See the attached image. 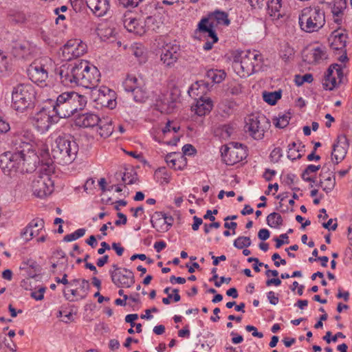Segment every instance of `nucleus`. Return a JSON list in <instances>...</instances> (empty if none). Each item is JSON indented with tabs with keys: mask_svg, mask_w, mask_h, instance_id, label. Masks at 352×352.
Returning <instances> with one entry per match:
<instances>
[{
	"mask_svg": "<svg viewBox=\"0 0 352 352\" xmlns=\"http://www.w3.org/2000/svg\"><path fill=\"white\" fill-rule=\"evenodd\" d=\"M335 144H338L341 146H344L346 148H349V140L345 135H339L337 138V141Z\"/></svg>",
	"mask_w": 352,
	"mask_h": 352,
	"instance_id": "56",
	"label": "nucleus"
},
{
	"mask_svg": "<svg viewBox=\"0 0 352 352\" xmlns=\"http://www.w3.org/2000/svg\"><path fill=\"white\" fill-rule=\"evenodd\" d=\"M45 292V288L41 287L38 289V291L32 292L31 293V296L36 300H41L44 298Z\"/></svg>",
	"mask_w": 352,
	"mask_h": 352,
	"instance_id": "54",
	"label": "nucleus"
},
{
	"mask_svg": "<svg viewBox=\"0 0 352 352\" xmlns=\"http://www.w3.org/2000/svg\"><path fill=\"white\" fill-rule=\"evenodd\" d=\"M116 178L121 177L122 182L124 185H131L136 182L137 181V175L133 173L132 171L131 172H117L116 173Z\"/></svg>",
	"mask_w": 352,
	"mask_h": 352,
	"instance_id": "35",
	"label": "nucleus"
},
{
	"mask_svg": "<svg viewBox=\"0 0 352 352\" xmlns=\"http://www.w3.org/2000/svg\"><path fill=\"white\" fill-rule=\"evenodd\" d=\"M348 36L346 34L340 32L338 30H334L329 36L328 41L331 48L335 51L346 49Z\"/></svg>",
	"mask_w": 352,
	"mask_h": 352,
	"instance_id": "21",
	"label": "nucleus"
},
{
	"mask_svg": "<svg viewBox=\"0 0 352 352\" xmlns=\"http://www.w3.org/2000/svg\"><path fill=\"white\" fill-rule=\"evenodd\" d=\"M326 58V52L320 47H314L303 54V60L309 64H317Z\"/></svg>",
	"mask_w": 352,
	"mask_h": 352,
	"instance_id": "23",
	"label": "nucleus"
},
{
	"mask_svg": "<svg viewBox=\"0 0 352 352\" xmlns=\"http://www.w3.org/2000/svg\"><path fill=\"white\" fill-rule=\"evenodd\" d=\"M52 118L45 109L37 112L32 118V124L38 131H47L52 124Z\"/></svg>",
	"mask_w": 352,
	"mask_h": 352,
	"instance_id": "19",
	"label": "nucleus"
},
{
	"mask_svg": "<svg viewBox=\"0 0 352 352\" xmlns=\"http://www.w3.org/2000/svg\"><path fill=\"white\" fill-rule=\"evenodd\" d=\"M87 7L97 16L105 15L110 8L108 0H86Z\"/></svg>",
	"mask_w": 352,
	"mask_h": 352,
	"instance_id": "22",
	"label": "nucleus"
},
{
	"mask_svg": "<svg viewBox=\"0 0 352 352\" xmlns=\"http://www.w3.org/2000/svg\"><path fill=\"white\" fill-rule=\"evenodd\" d=\"M314 80V78L312 74H305L303 76L296 75L295 78V82L297 85H302L304 82H311Z\"/></svg>",
	"mask_w": 352,
	"mask_h": 352,
	"instance_id": "49",
	"label": "nucleus"
},
{
	"mask_svg": "<svg viewBox=\"0 0 352 352\" xmlns=\"http://www.w3.org/2000/svg\"><path fill=\"white\" fill-rule=\"evenodd\" d=\"M80 284V298H85L87 297L89 290H90V284L89 280L85 279H81Z\"/></svg>",
	"mask_w": 352,
	"mask_h": 352,
	"instance_id": "47",
	"label": "nucleus"
},
{
	"mask_svg": "<svg viewBox=\"0 0 352 352\" xmlns=\"http://www.w3.org/2000/svg\"><path fill=\"white\" fill-rule=\"evenodd\" d=\"M138 318V315L137 314H128L125 317V322L127 323H130L131 327H133L135 324L134 321Z\"/></svg>",
	"mask_w": 352,
	"mask_h": 352,
	"instance_id": "63",
	"label": "nucleus"
},
{
	"mask_svg": "<svg viewBox=\"0 0 352 352\" xmlns=\"http://www.w3.org/2000/svg\"><path fill=\"white\" fill-rule=\"evenodd\" d=\"M120 3L123 5L124 7L128 8H135L138 6L139 3L142 1V0H118Z\"/></svg>",
	"mask_w": 352,
	"mask_h": 352,
	"instance_id": "55",
	"label": "nucleus"
},
{
	"mask_svg": "<svg viewBox=\"0 0 352 352\" xmlns=\"http://www.w3.org/2000/svg\"><path fill=\"white\" fill-rule=\"evenodd\" d=\"M324 182L326 183L324 186H323L324 182L322 181L320 182L321 186L322 187L323 190L329 192L335 186V179L329 176L324 179Z\"/></svg>",
	"mask_w": 352,
	"mask_h": 352,
	"instance_id": "51",
	"label": "nucleus"
},
{
	"mask_svg": "<svg viewBox=\"0 0 352 352\" xmlns=\"http://www.w3.org/2000/svg\"><path fill=\"white\" fill-rule=\"evenodd\" d=\"M97 91L98 92V97L96 100L102 105L113 109L116 106V101L112 100V98L114 97L115 92L107 87H100Z\"/></svg>",
	"mask_w": 352,
	"mask_h": 352,
	"instance_id": "25",
	"label": "nucleus"
},
{
	"mask_svg": "<svg viewBox=\"0 0 352 352\" xmlns=\"http://www.w3.org/2000/svg\"><path fill=\"white\" fill-rule=\"evenodd\" d=\"M183 153L186 155H192L196 153L195 148L191 144H185L182 148Z\"/></svg>",
	"mask_w": 352,
	"mask_h": 352,
	"instance_id": "57",
	"label": "nucleus"
},
{
	"mask_svg": "<svg viewBox=\"0 0 352 352\" xmlns=\"http://www.w3.org/2000/svg\"><path fill=\"white\" fill-rule=\"evenodd\" d=\"M270 236V232L267 229L262 228L258 232V237L262 240H267Z\"/></svg>",
	"mask_w": 352,
	"mask_h": 352,
	"instance_id": "61",
	"label": "nucleus"
},
{
	"mask_svg": "<svg viewBox=\"0 0 352 352\" xmlns=\"http://www.w3.org/2000/svg\"><path fill=\"white\" fill-rule=\"evenodd\" d=\"M33 135L25 132L15 136L12 142L13 152H6L0 155V168L8 175L15 173H29L34 170L37 154L32 149Z\"/></svg>",
	"mask_w": 352,
	"mask_h": 352,
	"instance_id": "1",
	"label": "nucleus"
},
{
	"mask_svg": "<svg viewBox=\"0 0 352 352\" xmlns=\"http://www.w3.org/2000/svg\"><path fill=\"white\" fill-rule=\"evenodd\" d=\"M87 50V45L78 40H69L62 49L63 57L70 60L83 55Z\"/></svg>",
	"mask_w": 352,
	"mask_h": 352,
	"instance_id": "17",
	"label": "nucleus"
},
{
	"mask_svg": "<svg viewBox=\"0 0 352 352\" xmlns=\"http://www.w3.org/2000/svg\"><path fill=\"white\" fill-rule=\"evenodd\" d=\"M155 174L160 177L161 184H168L170 182V174L168 173L165 167L159 168L155 170Z\"/></svg>",
	"mask_w": 352,
	"mask_h": 352,
	"instance_id": "43",
	"label": "nucleus"
},
{
	"mask_svg": "<svg viewBox=\"0 0 352 352\" xmlns=\"http://www.w3.org/2000/svg\"><path fill=\"white\" fill-rule=\"evenodd\" d=\"M263 65V56L256 50L239 52L234 55L232 61L234 70L242 78L260 71Z\"/></svg>",
	"mask_w": 352,
	"mask_h": 352,
	"instance_id": "3",
	"label": "nucleus"
},
{
	"mask_svg": "<svg viewBox=\"0 0 352 352\" xmlns=\"http://www.w3.org/2000/svg\"><path fill=\"white\" fill-rule=\"evenodd\" d=\"M172 122L168 121L165 126L162 128L161 131L157 133V136L155 137V140L158 142H163L168 145H176L177 142L179 140V138L176 135H173L171 140H165L166 135L172 133Z\"/></svg>",
	"mask_w": 352,
	"mask_h": 352,
	"instance_id": "26",
	"label": "nucleus"
},
{
	"mask_svg": "<svg viewBox=\"0 0 352 352\" xmlns=\"http://www.w3.org/2000/svg\"><path fill=\"white\" fill-rule=\"evenodd\" d=\"M33 194L39 198H44L54 190V182L45 175H37L32 182Z\"/></svg>",
	"mask_w": 352,
	"mask_h": 352,
	"instance_id": "14",
	"label": "nucleus"
},
{
	"mask_svg": "<svg viewBox=\"0 0 352 352\" xmlns=\"http://www.w3.org/2000/svg\"><path fill=\"white\" fill-rule=\"evenodd\" d=\"M252 243L251 239L248 236H239L233 243L234 246L237 249H243L250 246Z\"/></svg>",
	"mask_w": 352,
	"mask_h": 352,
	"instance_id": "41",
	"label": "nucleus"
},
{
	"mask_svg": "<svg viewBox=\"0 0 352 352\" xmlns=\"http://www.w3.org/2000/svg\"><path fill=\"white\" fill-rule=\"evenodd\" d=\"M294 54V49L291 47L289 45L285 44L283 46V50L280 52V57L285 61L288 60L292 56H293Z\"/></svg>",
	"mask_w": 352,
	"mask_h": 352,
	"instance_id": "48",
	"label": "nucleus"
},
{
	"mask_svg": "<svg viewBox=\"0 0 352 352\" xmlns=\"http://www.w3.org/2000/svg\"><path fill=\"white\" fill-rule=\"evenodd\" d=\"M97 34L102 39H108L115 34V30L107 25H100L96 30Z\"/></svg>",
	"mask_w": 352,
	"mask_h": 352,
	"instance_id": "36",
	"label": "nucleus"
},
{
	"mask_svg": "<svg viewBox=\"0 0 352 352\" xmlns=\"http://www.w3.org/2000/svg\"><path fill=\"white\" fill-rule=\"evenodd\" d=\"M98 133L100 137L106 138L111 135L113 131V127L112 126L111 121L106 119H100V122L98 124Z\"/></svg>",
	"mask_w": 352,
	"mask_h": 352,
	"instance_id": "31",
	"label": "nucleus"
},
{
	"mask_svg": "<svg viewBox=\"0 0 352 352\" xmlns=\"http://www.w3.org/2000/svg\"><path fill=\"white\" fill-rule=\"evenodd\" d=\"M299 148L296 146V142H292L288 145L287 157L292 160L301 158Z\"/></svg>",
	"mask_w": 352,
	"mask_h": 352,
	"instance_id": "40",
	"label": "nucleus"
},
{
	"mask_svg": "<svg viewBox=\"0 0 352 352\" xmlns=\"http://www.w3.org/2000/svg\"><path fill=\"white\" fill-rule=\"evenodd\" d=\"M144 82L142 78H138L135 76L129 74L123 82L125 91L133 92L140 86H143Z\"/></svg>",
	"mask_w": 352,
	"mask_h": 352,
	"instance_id": "29",
	"label": "nucleus"
},
{
	"mask_svg": "<svg viewBox=\"0 0 352 352\" xmlns=\"http://www.w3.org/2000/svg\"><path fill=\"white\" fill-rule=\"evenodd\" d=\"M109 271L112 283L119 288H130L135 283L133 272L127 268L120 267L114 264Z\"/></svg>",
	"mask_w": 352,
	"mask_h": 352,
	"instance_id": "10",
	"label": "nucleus"
},
{
	"mask_svg": "<svg viewBox=\"0 0 352 352\" xmlns=\"http://www.w3.org/2000/svg\"><path fill=\"white\" fill-rule=\"evenodd\" d=\"M281 98V91H275L272 92L264 91L263 98L265 102L271 105H274L277 100Z\"/></svg>",
	"mask_w": 352,
	"mask_h": 352,
	"instance_id": "37",
	"label": "nucleus"
},
{
	"mask_svg": "<svg viewBox=\"0 0 352 352\" xmlns=\"http://www.w3.org/2000/svg\"><path fill=\"white\" fill-rule=\"evenodd\" d=\"M179 47L177 45H166L162 49L160 60L166 67H172L179 58Z\"/></svg>",
	"mask_w": 352,
	"mask_h": 352,
	"instance_id": "18",
	"label": "nucleus"
},
{
	"mask_svg": "<svg viewBox=\"0 0 352 352\" xmlns=\"http://www.w3.org/2000/svg\"><path fill=\"white\" fill-rule=\"evenodd\" d=\"M268 120L263 115H250L245 119L244 129L254 140H262L270 127Z\"/></svg>",
	"mask_w": 352,
	"mask_h": 352,
	"instance_id": "9",
	"label": "nucleus"
},
{
	"mask_svg": "<svg viewBox=\"0 0 352 352\" xmlns=\"http://www.w3.org/2000/svg\"><path fill=\"white\" fill-rule=\"evenodd\" d=\"M206 76L213 82L220 83L225 79L226 74L223 70L210 69L207 72Z\"/></svg>",
	"mask_w": 352,
	"mask_h": 352,
	"instance_id": "34",
	"label": "nucleus"
},
{
	"mask_svg": "<svg viewBox=\"0 0 352 352\" xmlns=\"http://www.w3.org/2000/svg\"><path fill=\"white\" fill-rule=\"evenodd\" d=\"M174 156L175 155L173 153L168 154L165 158L166 162L171 168H173L174 170H181L182 168L181 165L177 166V164L179 160L175 159Z\"/></svg>",
	"mask_w": 352,
	"mask_h": 352,
	"instance_id": "46",
	"label": "nucleus"
},
{
	"mask_svg": "<svg viewBox=\"0 0 352 352\" xmlns=\"http://www.w3.org/2000/svg\"><path fill=\"white\" fill-rule=\"evenodd\" d=\"M100 122V117L94 113H85L78 115L75 120V124L82 128H94Z\"/></svg>",
	"mask_w": 352,
	"mask_h": 352,
	"instance_id": "20",
	"label": "nucleus"
},
{
	"mask_svg": "<svg viewBox=\"0 0 352 352\" xmlns=\"http://www.w3.org/2000/svg\"><path fill=\"white\" fill-rule=\"evenodd\" d=\"M282 0H268L267 3V13L272 20L279 19L283 16Z\"/></svg>",
	"mask_w": 352,
	"mask_h": 352,
	"instance_id": "27",
	"label": "nucleus"
},
{
	"mask_svg": "<svg viewBox=\"0 0 352 352\" xmlns=\"http://www.w3.org/2000/svg\"><path fill=\"white\" fill-rule=\"evenodd\" d=\"M206 37L208 38V39L210 38L211 41L208 40L203 45V49L206 51H208L212 50L213 47V45L218 42L219 38H217V40L215 41L214 38L212 35H211L210 33H206L203 34Z\"/></svg>",
	"mask_w": 352,
	"mask_h": 352,
	"instance_id": "50",
	"label": "nucleus"
},
{
	"mask_svg": "<svg viewBox=\"0 0 352 352\" xmlns=\"http://www.w3.org/2000/svg\"><path fill=\"white\" fill-rule=\"evenodd\" d=\"M347 149V148L341 146L338 144H333L331 156L335 164H338L344 160L346 156Z\"/></svg>",
	"mask_w": 352,
	"mask_h": 352,
	"instance_id": "32",
	"label": "nucleus"
},
{
	"mask_svg": "<svg viewBox=\"0 0 352 352\" xmlns=\"http://www.w3.org/2000/svg\"><path fill=\"white\" fill-rule=\"evenodd\" d=\"M323 2L314 3L301 10L298 17L300 29L305 32H318L325 24V12L322 8Z\"/></svg>",
	"mask_w": 352,
	"mask_h": 352,
	"instance_id": "5",
	"label": "nucleus"
},
{
	"mask_svg": "<svg viewBox=\"0 0 352 352\" xmlns=\"http://www.w3.org/2000/svg\"><path fill=\"white\" fill-rule=\"evenodd\" d=\"M86 104L85 96L76 91H65L57 96L53 110L59 118H66L82 110Z\"/></svg>",
	"mask_w": 352,
	"mask_h": 352,
	"instance_id": "2",
	"label": "nucleus"
},
{
	"mask_svg": "<svg viewBox=\"0 0 352 352\" xmlns=\"http://www.w3.org/2000/svg\"><path fill=\"white\" fill-rule=\"evenodd\" d=\"M152 226L157 232H166L168 231L167 226H166V221L164 220V213L162 212H157L152 217L151 219Z\"/></svg>",
	"mask_w": 352,
	"mask_h": 352,
	"instance_id": "30",
	"label": "nucleus"
},
{
	"mask_svg": "<svg viewBox=\"0 0 352 352\" xmlns=\"http://www.w3.org/2000/svg\"><path fill=\"white\" fill-rule=\"evenodd\" d=\"M221 224L219 222L213 221L211 223H205L204 226V230L206 234H208L210 231V229L212 228H219Z\"/></svg>",
	"mask_w": 352,
	"mask_h": 352,
	"instance_id": "59",
	"label": "nucleus"
},
{
	"mask_svg": "<svg viewBox=\"0 0 352 352\" xmlns=\"http://www.w3.org/2000/svg\"><path fill=\"white\" fill-rule=\"evenodd\" d=\"M235 107L236 103L234 101L226 100L219 104V108L221 111L228 116L234 112Z\"/></svg>",
	"mask_w": 352,
	"mask_h": 352,
	"instance_id": "39",
	"label": "nucleus"
},
{
	"mask_svg": "<svg viewBox=\"0 0 352 352\" xmlns=\"http://www.w3.org/2000/svg\"><path fill=\"white\" fill-rule=\"evenodd\" d=\"M85 232H86V230L85 228H79V229L76 230L75 232L65 235L64 236L63 240H64V241H66V242H70V241H75V240L83 236L85 234Z\"/></svg>",
	"mask_w": 352,
	"mask_h": 352,
	"instance_id": "44",
	"label": "nucleus"
},
{
	"mask_svg": "<svg viewBox=\"0 0 352 352\" xmlns=\"http://www.w3.org/2000/svg\"><path fill=\"white\" fill-rule=\"evenodd\" d=\"M228 91L232 95H238L242 91V86L241 84L234 82L230 84Z\"/></svg>",
	"mask_w": 352,
	"mask_h": 352,
	"instance_id": "53",
	"label": "nucleus"
},
{
	"mask_svg": "<svg viewBox=\"0 0 352 352\" xmlns=\"http://www.w3.org/2000/svg\"><path fill=\"white\" fill-rule=\"evenodd\" d=\"M37 161L41 163V167L38 175H45L51 177V175L54 172V159L52 158L47 146L43 144L39 148L37 155Z\"/></svg>",
	"mask_w": 352,
	"mask_h": 352,
	"instance_id": "16",
	"label": "nucleus"
},
{
	"mask_svg": "<svg viewBox=\"0 0 352 352\" xmlns=\"http://www.w3.org/2000/svg\"><path fill=\"white\" fill-rule=\"evenodd\" d=\"M138 24V21L135 19H131L128 23L124 24L129 32H137L135 25Z\"/></svg>",
	"mask_w": 352,
	"mask_h": 352,
	"instance_id": "62",
	"label": "nucleus"
},
{
	"mask_svg": "<svg viewBox=\"0 0 352 352\" xmlns=\"http://www.w3.org/2000/svg\"><path fill=\"white\" fill-rule=\"evenodd\" d=\"M213 107V102L208 97H200L196 104L192 106V110L199 116L209 113Z\"/></svg>",
	"mask_w": 352,
	"mask_h": 352,
	"instance_id": "24",
	"label": "nucleus"
},
{
	"mask_svg": "<svg viewBox=\"0 0 352 352\" xmlns=\"http://www.w3.org/2000/svg\"><path fill=\"white\" fill-rule=\"evenodd\" d=\"M266 221L267 226L272 228H278L283 224L281 215L275 212L270 213L267 217Z\"/></svg>",
	"mask_w": 352,
	"mask_h": 352,
	"instance_id": "33",
	"label": "nucleus"
},
{
	"mask_svg": "<svg viewBox=\"0 0 352 352\" xmlns=\"http://www.w3.org/2000/svg\"><path fill=\"white\" fill-rule=\"evenodd\" d=\"M78 85L87 89H96L100 80V73L98 68L85 60H79Z\"/></svg>",
	"mask_w": 352,
	"mask_h": 352,
	"instance_id": "8",
	"label": "nucleus"
},
{
	"mask_svg": "<svg viewBox=\"0 0 352 352\" xmlns=\"http://www.w3.org/2000/svg\"><path fill=\"white\" fill-rule=\"evenodd\" d=\"M230 21L226 12L216 10L201 19L197 25L196 32L201 34L210 33L217 40V29L220 25L228 26Z\"/></svg>",
	"mask_w": 352,
	"mask_h": 352,
	"instance_id": "7",
	"label": "nucleus"
},
{
	"mask_svg": "<svg viewBox=\"0 0 352 352\" xmlns=\"http://www.w3.org/2000/svg\"><path fill=\"white\" fill-rule=\"evenodd\" d=\"M346 8V1L345 0H335L332 7V14L333 16H342L343 11Z\"/></svg>",
	"mask_w": 352,
	"mask_h": 352,
	"instance_id": "38",
	"label": "nucleus"
},
{
	"mask_svg": "<svg viewBox=\"0 0 352 352\" xmlns=\"http://www.w3.org/2000/svg\"><path fill=\"white\" fill-rule=\"evenodd\" d=\"M289 120L290 116L289 114H283L282 116H278V118H274L273 120L274 124L276 127L283 129L288 125Z\"/></svg>",
	"mask_w": 352,
	"mask_h": 352,
	"instance_id": "42",
	"label": "nucleus"
},
{
	"mask_svg": "<svg viewBox=\"0 0 352 352\" xmlns=\"http://www.w3.org/2000/svg\"><path fill=\"white\" fill-rule=\"evenodd\" d=\"M245 329L247 331H252V336L254 337H257L259 338H262L263 337V334L261 332H258L256 329V328L252 325H247L245 327Z\"/></svg>",
	"mask_w": 352,
	"mask_h": 352,
	"instance_id": "60",
	"label": "nucleus"
},
{
	"mask_svg": "<svg viewBox=\"0 0 352 352\" xmlns=\"http://www.w3.org/2000/svg\"><path fill=\"white\" fill-rule=\"evenodd\" d=\"M223 161L228 166H232L242 161L246 157V152L242 144L232 143L221 148Z\"/></svg>",
	"mask_w": 352,
	"mask_h": 352,
	"instance_id": "11",
	"label": "nucleus"
},
{
	"mask_svg": "<svg viewBox=\"0 0 352 352\" xmlns=\"http://www.w3.org/2000/svg\"><path fill=\"white\" fill-rule=\"evenodd\" d=\"M46 58L34 60L28 69V74L30 79L34 83L43 86L48 78V69L44 62Z\"/></svg>",
	"mask_w": 352,
	"mask_h": 352,
	"instance_id": "13",
	"label": "nucleus"
},
{
	"mask_svg": "<svg viewBox=\"0 0 352 352\" xmlns=\"http://www.w3.org/2000/svg\"><path fill=\"white\" fill-rule=\"evenodd\" d=\"M343 76V69L340 65H331L323 80L324 89L331 91L337 87L341 83Z\"/></svg>",
	"mask_w": 352,
	"mask_h": 352,
	"instance_id": "15",
	"label": "nucleus"
},
{
	"mask_svg": "<svg viewBox=\"0 0 352 352\" xmlns=\"http://www.w3.org/2000/svg\"><path fill=\"white\" fill-rule=\"evenodd\" d=\"M283 156V151L280 147L274 148L270 153V157L272 162H278Z\"/></svg>",
	"mask_w": 352,
	"mask_h": 352,
	"instance_id": "52",
	"label": "nucleus"
},
{
	"mask_svg": "<svg viewBox=\"0 0 352 352\" xmlns=\"http://www.w3.org/2000/svg\"><path fill=\"white\" fill-rule=\"evenodd\" d=\"M78 145L70 135L63 134L56 138L52 148V155L59 164H71L76 157Z\"/></svg>",
	"mask_w": 352,
	"mask_h": 352,
	"instance_id": "4",
	"label": "nucleus"
},
{
	"mask_svg": "<svg viewBox=\"0 0 352 352\" xmlns=\"http://www.w3.org/2000/svg\"><path fill=\"white\" fill-rule=\"evenodd\" d=\"M61 82L65 86L78 85L79 65L78 60L72 64L63 65L57 71Z\"/></svg>",
	"mask_w": 352,
	"mask_h": 352,
	"instance_id": "12",
	"label": "nucleus"
},
{
	"mask_svg": "<svg viewBox=\"0 0 352 352\" xmlns=\"http://www.w3.org/2000/svg\"><path fill=\"white\" fill-rule=\"evenodd\" d=\"M193 223L192 224V229L194 231L198 230L199 226L203 223V220L201 218L198 217L197 216H194L193 218Z\"/></svg>",
	"mask_w": 352,
	"mask_h": 352,
	"instance_id": "64",
	"label": "nucleus"
},
{
	"mask_svg": "<svg viewBox=\"0 0 352 352\" xmlns=\"http://www.w3.org/2000/svg\"><path fill=\"white\" fill-rule=\"evenodd\" d=\"M267 297L270 304L276 305L278 302V297L276 295L275 292L270 291L267 292Z\"/></svg>",
	"mask_w": 352,
	"mask_h": 352,
	"instance_id": "58",
	"label": "nucleus"
},
{
	"mask_svg": "<svg viewBox=\"0 0 352 352\" xmlns=\"http://www.w3.org/2000/svg\"><path fill=\"white\" fill-rule=\"evenodd\" d=\"M35 92L30 84H19L12 91V107L17 111L23 112L33 107Z\"/></svg>",
	"mask_w": 352,
	"mask_h": 352,
	"instance_id": "6",
	"label": "nucleus"
},
{
	"mask_svg": "<svg viewBox=\"0 0 352 352\" xmlns=\"http://www.w3.org/2000/svg\"><path fill=\"white\" fill-rule=\"evenodd\" d=\"M134 100L139 102H144L147 98L146 91L143 89V86H140L133 92Z\"/></svg>",
	"mask_w": 352,
	"mask_h": 352,
	"instance_id": "45",
	"label": "nucleus"
},
{
	"mask_svg": "<svg viewBox=\"0 0 352 352\" xmlns=\"http://www.w3.org/2000/svg\"><path fill=\"white\" fill-rule=\"evenodd\" d=\"M44 221L41 219H33L29 224L22 230V234L25 235L30 231V236L34 237L38 236L40 231L44 228Z\"/></svg>",
	"mask_w": 352,
	"mask_h": 352,
	"instance_id": "28",
	"label": "nucleus"
}]
</instances>
